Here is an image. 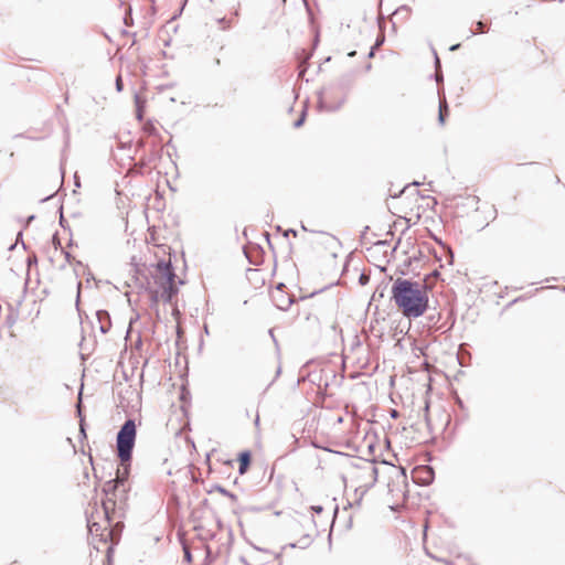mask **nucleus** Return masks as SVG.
I'll use <instances>...</instances> for the list:
<instances>
[{
    "mask_svg": "<svg viewBox=\"0 0 565 565\" xmlns=\"http://www.w3.org/2000/svg\"><path fill=\"white\" fill-rule=\"evenodd\" d=\"M391 292L392 300L405 318L417 319L429 307L428 288L419 281L397 278Z\"/></svg>",
    "mask_w": 565,
    "mask_h": 565,
    "instance_id": "1",
    "label": "nucleus"
},
{
    "mask_svg": "<svg viewBox=\"0 0 565 565\" xmlns=\"http://www.w3.org/2000/svg\"><path fill=\"white\" fill-rule=\"evenodd\" d=\"M353 85V76L351 74H344L327 86V93L339 90L341 97L337 102H332L331 98L324 96L326 92H318V109L321 111L334 113L338 111L347 102L349 90Z\"/></svg>",
    "mask_w": 565,
    "mask_h": 565,
    "instance_id": "2",
    "label": "nucleus"
},
{
    "mask_svg": "<svg viewBox=\"0 0 565 565\" xmlns=\"http://www.w3.org/2000/svg\"><path fill=\"white\" fill-rule=\"evenodd\" d=\"M137 427L135 419L128 418L120 426L116 437V451L117 457L127 461L132 457V451L136 443Z\"/></svg>",
    "mask_w": 565,
    "mask_h": 565,
    "instance_id": "3",
    "label": "nucleus"
},
{
    "mask_svg": "<svg viewBox=\"0 0 565 565\" xmlns=\"http://www.w3.org/2000/svg\"><path fill=\"white\" fill-rule=\"evenodd\" d=\"M121 487H124V484L116 478L106 481L103 487L102 491L107 497V499L103 500L102 504L105 518L107 519L108 523H110L111 520L110 513L116 507V500L114 497H117V493Z\"/></svg>",
    "mask_w": 565,
    "mask_h": 565,
    "instance_id": "4",
    "label": "nucleus"
},
{
    "mask_svg": "<svg viewBox=\"0 0 565 565\" xmlns=\"http://www.w3.org/2000/svg\"><path fill=\"white\" fill-rule=\"evenodd\" d=\"M412 479L418 486H429L435 479V470L428 465L416 467L412 471Z\"/></svg>",
    "mask_w": 565,
    "mask_h": 565,
    "instance_id": "5",
    "label": "nucleus"
},
{
    "mask_svg": "<svg viewBox=\"0 0 565 565\" xmlns=\"http://www.w3.org/2000/svg\"><path fill=\"white\" fill-rule=\"evenodd\" d=\"M156 271L164 279V282H174L177 278L171 260H159L156 264Z\"/></svg>",
    "mask_w": 565,
    "mask_h": 565,
    "instance_id": "6",
    "label": "nucleus"
},
{
    "mask_svg": "<svg viewBox=\"0 0 565 565\" xmlns=\"http://www.w3.org/2000/svg\"><path fill=\"white\" fill-rule=\"evenodd\" d=\"M271 300L276 308L279 310L286 311L294 303V296L288 295L285 290L274 291L271 294Z\"/></svg>",
    "mask_w": 565,
    "mask_h": 565,
    "instance_id": "7",
    "label": "nucleus"
},
{
    "mask_svg": "<svg viewBox=\"0 0 565 565\" xmlns=\"http://www.w3.org/2000/svg\"><path fill=\"white\" fill-rule=\"evenodd\" d=\"M118 459H119V465L117 467V472H116L115 478L118 479L124 486H126L129 475H130L132 457H130L127 461L122 460V458H118Z\"/></svg>",
    "mask_w": 565,
    "mask_h": 565,
    "instance_id": "8",
    "label": "nucleus"
},
{
    "mask_svg": "<svg viewBox=\"0 0 565 565\" xmlns=\"http://www.w3.org/2000/svg\"><path fill=\"white\" fill-rule=\"evenodd\" d=\"M96 318L99 324V331L103 334H106L111 328V319L109 312L104 309L97 310Z\"/></svg>",
    "mask_w": 565,
    "mask_h": 565,
    "instance_id": "9",
    "label": "nucleus"
},
{
    "mask_svg": "<svg viewBox=\"0 0 565 565\" xmlns=\"http://www.w3.org/2000/svg\"><path fill=\"white\" fill-rule=\"evenodd\" d=\"M161 287H162V292L160 294L161 299L163 300V302L170 303L179 291L178 287L175 286V281L174 282H163L161 285Z\"/></svg>",
    "mask_w": 565,
    "mask_h": 565,
    "instance_id": "10",
    "label": "nucleus"
},
{
    "mask_svg": "<svg viewBox=\"0 0 565 565\" xmlns=\"http://www.w3.org/2000/svg\"><path fill=\"white\" fill-rule=\"evenodd\" d=\"M146 285L147 286H143V284H141V287L145 288V291L149 295L150 308L154 309L158 312V303L159 300L161 299V295L159 294L158 289L153 288L150 285V281L148 279L146 281Z\"/></svg>",
    "mask_w": 565,
    "mask_h": 565,
    "instance_id": "11",
    "label": "nucleus"
},
{
    "mask_svg": "<svg viewBox=\"0 0 565 565\" xmlns=\"http://www.w3.org/2000/svg\"><path fill=\"white\" fill-rule=\"evenodd\" d=\"M238 473L244 475L249 469L252 462V452L249 450H244L238 454Z\"/></svg>",
    "mask_w": 565,
    "mask_h": 565,
    "instance_id": "12",
    "label": "nucleus"
},
{
    "mask_svg": "<svg viewBox=\"0 0 565 565\" xmlns=\"http://www.w3.org/2000/svg\"><path fill=\"white\" fill-rule=\"evenodd\" d=\"M439 96V113H438V121L444 125L446 116H448V105L445 98V95H441L440 89L438 90Z\"/></svg>",
    "mask_w": 565,
    "mask_h": 565,
    "instance_id": "13",
    "label": "nucleus"
},
{
    "mask_svg": "<svg viewBox=\"0 0 565 565\" xmlns=\"http://www.w3.org/2000/svg\"><path fill=\"white\" fill-rule=\"evenodd\" d=\"M8 309L9 313L6 316L4 324L8 328H12L19 318V311L11 303L8 305Z\"/></svg>",
    "mask_w": 565,
    "mask_h": 565,
    "instance_id": "14",
    "label": "nucleus"
},
{
    "mask_svg": "<svg viewBox=\"0 0 565 565\" xmlns=\"http://www.w3.org/2000/svg\"><path fill=\"white\" fill-rule=\"evenodd\" d=\"M162 149L157 145V142H152L151 151L147 159H145L148 163L159 160L161 158Z\"/></svg>",
    "mask_w": 565,
    "mask_h": 565,
    "instance_id": "15",
    "label": "nucleus"
},
{
    "mask_svg": "<svg viewBox=\"0 0 565 565\" xmlns=\"http://www.w3.org/2000/svg\"><path fill=\"white\" fill-rule=\"evenodd\" d=\"M312 543V539H311V535L309 534H305L302 535L298 542L296 543H290L288 544L289 547L291 548H295V547H299V548H307L310 544Z\"/></svg>",
    "mask_w": 565,
    "mask_h": 565,
    "instance_id": "16",
    "label": "nucleus"
},
{
    "mask_svg": "<svg viewBox=\"0 0 565 565\" xmlns=\"http://www.w3.org/2000/svg\"><path fill=\"white\" fill-rule=\"evenodd\" d=\"M217 491L220 492L221 494L230 498L233 502L237 500V495L228 490H226L224 487L220 486V484H214L212 490L211 491Z\"/></svg>",
    "mask_w": 565,
    "mask_h": 565,
    "instance_id": "17",
    "label": "nucleus"
},
{
    "mask_svg": "<svg viewBox=\"0 0 565 565\" xmlns=\"http://www.w3.org/2000/svg\"><path fill=\"white\" fill-rule=\"evenodd\" d=\"M477 25V29L476 30H470L469 31V34H468V39L471 38V36H475L477 34H483L486 32H488L489 28H487V25L482 22V21H478L476 23Z\"/></svg>",
    "mask_w": 565,
    "mask_h": 565,
    "instance_id": "18",
    "label": "nucleus"
},
{
    "mask_svg": "<svg viewBox=\"0 0 565 565\" xmlns=\"http://www.w3.org/2000/svg\"><path fill=\"white\" fill-rule=\"evenodd\" d=\"M433 238H434V241H435L437 244H439L443 248H445V249H446V252H447V254H448V263H449V264H452V263H454V257H455V256H454V252H452V249H451L448 245H446V244H445V243H444L439 237H437V236H433Z\"/></svg>",
    "mask_w": 565,
    "mask_h": 565,
    "instance_id": "19",
    "label": "nucleus"
},
{
    "mask_svg": "<svg viewBox=\"0 0 565 565\" xmlns=\"http://www.w3.org/2000/svg\"><path fill=\"white\" fill-rule=\"evenodd\" d=\"M128 491L129 488H126V486L121 487L117 493V497H114V499L116 501L119 500L120 504H125L128 499Z\"/></svg>",
    "mask_w": 565,
    "mask_h": 565,
    "instance_id": "20",
    "label": "nucleus"
},
{
    "mask_svg": "<svg viewBox=\"0 0 565 565\" xmlns=\"http://www.w3.org/2000/svg\"><path fill=\"white\" fill-rule=\"evenodd\" d=\"M143 131L147 135L152 136V137L159 136L158 129L154 127V125L151 121H148V122L145 124Z\"/></svg>",
    "mask_w": 565,
    "mask_h": 565,
    "instance_id": "21",
    "label": "nucleus"
},
{
    "mask_svg": "<svg viewBox=\"0 0 565 565\" xmlns=\"http://www.w3.org/2000/svg\"><path fill=\"white\" fill-rule=\"evenodd\" d=\"M77 413H78V416L81 417V422H79V440H83V439H85L87 437L86 429H85V420L82 417V411H81L79 407H77Z\"/></svg>",
    "mask_w": 565,
    "mask_h": 565,
    "instance_id": "22",
    "label": "nucleus"
},
{
    "mask_svg": "<svg viewBox=\"0 0 565 565\" xmlns=\"http://www.w3.org/2000/svg\"><path fill=\"white\" fill-rule=\"evenodd\" d=\"M136 102V118L141 121L143 119V109L140 105V98L138 95L135 96Z\"/></svg>",
    "mask_w": 565,
    "mask_h": 565,
    "instance_id": "23",
    "label": "nucleus"
},
{
    "mask_svg": "<svg viewBox=\"0 0 565 565\" xmlns=\"http://www.w3.org/2000/svg\"><path fill=\"white\" fill-rule=\"evenodd\" d=\"M306 116H307V107H305V108L301 110V114H300V116L298 117V119H296V120L294 121V128H296V129L300 128V127L305 124Z\"/></svg>",
    "mask_w": 565,
    "mask_h": 565,
    "instance_id": "24",
    "label": "nucleus"
},
{
    "mask_svg": "<svg viewBox=\"0 0 565 565\" xmlns=\"http://www.w3.org/2000/svg\"><path fill=\"white\" fill-rule=\"evenodd\" d=\"M88 531L92 535H99L98 532L102 531V526L97 522H89L88 521Z\"/></svg>",
    "mask_w": 565,
    "mask_h": 565,
    "instance_id": "25",
    "label": "nucleus"
},
{
    "mask_svg": "<svg viewBox=\"0 0 565 565\" xmlns=\"http://www.w3.org/2000/svg\"><path fill=\"white\" fill-rule=\"evenodd\" d=\"M319 92H327V86L321 88ZM326 97L331 98L332 102H337L341 97V93L339 90H334L332 93H326Z\"/></svg>",
    "mask_w": 565,
    "mask_h": 565,
    "instance_id": "26",
    "label": "nucleus"
},
{
    "mask_svg": "<svg viewBox=\"0 0 565 565\" xmlns=\"http://www.w3.org/2000/svg\"><path fill=\"white\" fill-rule=\"evenodd\" d=\"M79 268L82 269V275H85L86 274V270H87V266L84 265L81 260H75V268H74V271H75V275L78 277L81 275L79 273Z\"/></svg>",
    "mask_w": 565,
    "mask_h": 565,
    "instance_id": "27",
    "label": "nucleus"
},
{
    "mask_svg": "<svg viewBox=\"0 0 565 565\" xmlns=\"http://www.w3.org/2000/svg\"><path fill=\"white\" fill-rule=\"evenodd\" d=\"M216 21H217V23L221 25V29H222V30H224V31H225V30L231 29V21H230V20H227L225 17L220 18V19H217Z\"/></svg>",
    "mask_w": 565,
    "mask_h": 565,
    "instance_id": "28",
    "label": "nucleus"
},
{
    "mask_svg": "<svg viewBox=\"0 0 565 565\" xmlns=\"http://www.w3.org/2000/svg\"><path fill=\"white\" fill-rule=\"evenodd\" d=\"M183 554H184V561L186 563H191L192 562V554H191L190 548L185 544H183Z\"/></svg>",
    "mask_w": 565,
    "mask_h": 565,
    "instance_id": "29",
    "label": "nucleus"
},
{
    "mask_svg": "<svg viewBox=\"0 0 565 565\" xmlns=\"http://www.w3.org/2000/svg\"><path fill=\"white\" fill-rule=\"evenodd\" d=\"M36 264H38L36 255L35 254L29 255L28 258H26L28 267H31V266L36 265Z\"/></svg>",
    "mask_w": 565,
    "mask_h": 565,
    "instance_id": "30",
    "label": "nucleus"
},
{
    "mask_svg": "<svg viewBox=\"0 0 565 565\" xmlns=\"http://www.w3.org/2000/svg\"><path fill=\"white\" fill-rule=\"evenodd\" d=\"M52 243H53V245H54L55 249H58V248H61V249H62L61 241H60V238H58V234H57V233H55V234L52 236Z\"/></svg>",
    "mask_w": 565,
    "mask_h": 565,
    "instance_id": "31",
    "label": "nucleus"
},
{
    "mask_svg": "<svg viewBox=\"0 0 565 565\" xmlns=\"http://www.w3.org/2000/svg\"><path fill=\"white\" fill-rule=\"evenodd\" d=\"M384 42H385V35L381 34L377 36L373 47H375L377 50L381 45H383Z\"/></svg>",
    "mask_w": 565,
    "mask_h": 565,
    "instance_id": "32",
    "label": "nucleus"
},
{
    "mask_svg": "<svg viewBox=\"0 0 565 565\" xmlns=\"http://www.w3.org/2000/svg\"><path fill=\"white\" fill-rule=\"evenodd\" d=\"M369 281H370V276H369V275H366V274H364V273H362V274L360 275V277H359V282H360V285L364 286V285H366Z\"/></svg>",
    "mask_w": 565,
    "mask_h": 565,
    "instance_id": "33",
    "label": "nucleus"
},
{
    "mask_svg": "<svg viewBox=\"0 0 565 565\" xmlns=\"http://www.w3.org/2000/svg\"><path fill=\"white\" fill-rule=\"evenodd\" d=\"M433 52H434V65H435L436 71H438L441 67L440 60L437 55V52L435 50H433Z\"/></svg>",
    "mask_w": 565,
    "mask_h": 565,
    "instance_id": "34",
    "label": "nucleus"
},
{
    "mask_svg": "<svg viewBox=\"0 0 565 565\" xmlns=\"http://www.w3.org/2000/svg\"><path fill=\"white\" fill-rule=\"evenodd\" d=\"M61 250H62V253H63V255H64V257H65V260H66L68 264H72V262H73V259H74L73 255H72L70 252L64 250L63 248H62Z\"/></svg>",
    "mask_w": 565,
    "mask_h": 565,
    "instance_id": "35",
    "label": "nucleus"
},
{
    "mask_svg": "<svg viewBox=\"0 0 565 565\" xmlns=\"http://www.w3.org/2000/svg\"><path fill=\"white\" fill-rule=\"evenodd\" d=\"M82 282L77 284L76 308L79 311V297H81Z\"/></svg>",
    "mask_w": 565,
    "mask_h": 565,
    "instance_id": "36",
    "label": "nucleus"
},
{
    "mask_svg": "<svg viewBox=\"0 0 565 565\" xmlns=\"http://www.w3.org/2000/svg\"><path fill=\"white\" fill-rule=\"evenodd\" d=\"M122 88H124V84H122L121 76H117V78H116V89L118 92H121Z\"/></svg>",
    "mask_w": 565,
    "mask_h": 565,
    "instance_id": "37",
    "label": "nucleus"
},
{
    "mask_svg": "<svg viewBox=\"0 0 565 565\" xmlns=\"http://www.w3.org/2000/svg\"><path fill=\"white\" fill-rule=\"evenodd\" d=\"M423 257V253L418 250V255H414L413 257L408 258V265H411L413 262H417Z\"/></svg>",
    "mask_w": 565,
    "mask_h": 565,
    "instance_id": "38",
    "label": "nucleus"
},
{
    "mask_svg": "<svg viewBox=\"0 0 565 565\" xmlns=\"http://www.w3.org/2000/svg\"><path fill=\"white\" fill-rule=\"evenodd\" d=\"M434 78L437 82V84L441 83L444 79L443 73L439 70L436 71Z\"/></svg>",
    "mask_w": 565,
    "mask_h": 565,
    "instance_id": "39",
    "label": "nucleus"
},
{
    "mask_svg": "<svg viewBox=\"0 0 565 565\" xmlns=\"http://www.w3.org/2000/svg\"><path fill=\"white\" fill-rule=\"evenodd\" d=\"M310 509L316 514H320L323 511V507L322 505H311Z\"/></svg>",
    "mask_w": 565,
    "mask_h": 565,
    "instance_id": "40",
    "label": "nucleus"
},
{
    "mask_svg": "<svg viewBox=\"0 0 565 565\" xmlns=\"http://www.w3.org/2000/svg\"><path fill=\"white\" fill-rule=\"evenodd\" d=\"M411 9L407 6H401L398 9L395 10L394 14H398L401 12H409Z\"/></svg>",
    "mask_w": 565,
    "mask_h": 565,
    "instance_id": "41",
    "label": "nucleus"
},
{
    "mask_svg": "<svg viewBox=\"0 0 565 565\" xmlns=\"http://www.w3.org/2000/svg\"><path fill=\"white\" fill-rule=\"evenodd\" d=\"M86 282L89 284L90 280H95L94 278V275L90 273L89 268L87 267V270H86Z\"/></svg>",
    "mask_w": 565,
    "mask_h": 565,
    "instance_id": "42",
    "label": "nucleus"
},
{
    "mask_svg": "<svg viewBox=\"0 0 565 565\" xmlns=\"http://www.w3.org/2000/svg\"><path fill=\"white\" fill-rule=\"evenodd\" d=\"M22 236H23L22 231L18 232V234H17V241H15V242L18 243L19 241H21V243H22V247L25 249V248H26V246H25V244H24V242H23V239H22Z\"/></svg>",
    "mask_w": 565,
    "mask_h": 565,
    "instance_id": "43",
    "label": "nucleus"
},
{
    "mask_svg": "<svg viewBox=\"0 0 565 565\" xmlns=\"http://www.w3.org/2000/svg\"><path fill=\"white\" fill-rule=\"evenodd\" d=\"M289 234H292L294 236H297V231L294 230V228H288L287 231L284 232V236L285 237H288Z\"/></svg>",
    "mask_w": 565,
    "mask_h": 565,
    "instance_id": "44",
    "label": "nucleus"
},
{
    "mask_svg": "<svg viewBox=\"0 0 565 565\" xmlns=\"http://www.w3.org/2000/svg\"><path fill=\"white\" fill-rule=\"evenodd\" d=\"M113 552H114L113 545L108 546L107 554H106L108 562H110V559H111Z\"/></svg>",
    "mask_w": 565,
    "mask_h": 565,
    "instance_id": "45",
    "label": "nucleus"
},
{
    "mask_svg": "<svg viewBox=\"0 0 565 565\" xmlns=\"http://www.w3.org/2000/svg\"><path fill=\"white\" fill-rule=\"evenodd\" d=\"M34 218H35V215H33V214H32V215H30V216H28V217H26V220H25V223H24V227H28V226H29V224H30Z\"/></svg>",
    "mask_w": 565,
    "mask_h": 565,
    "instance_id": "46",
    "label": "nucleus"
},
{
    "mask_svg": "<svg viewBox=\"0 0 565 565\" xmlns=\"http://www.w3.org/2000/svg\"><path fill=\"white\" fill-rule=\"evenodd\" d=\"M306 9H307L308 15L310 18V21L312 22L313 21L312 10L310 9V7L307 2H306Z\"/></svg>",
    "mask_w": 565,
    "mask_h": 565,
    "instance_id": "47",
    "label": "nucleus"
},
{
    "mask_svg": "<svg viewBox=\"0 0 565 565\" xmlns=\"http://www.w3.org/2000/svg\"><path fill=\"white\" fill-rule=\"evenodd\" d=\"M424 411H425V419L428 420L429 403L427 401L425 402Z\"/></svg>",
    "mask_w": 565,
    "mask_h": 565,
    "instance_id": "48",
    "label": "nucleus"
},
{
    "mask_svg": "<svg viewBox=\"0 0 565 565\" xmlns=\"http://www.w3.org/2000/svg\"><path fill=\"white\" fill-rule=\"evenodd\" d=\"M372 473H373V477H374V482L377 480V476H379V470L376 467H373L372 468Z\"/></svg>",
    "mask_w": 565,
    "mask_h": 565,
    "instance_id": "49",
    "label": "nucleus"
},
{
    "mask_svg": "<svg viewBox=\"0 0 565 565\" xmlns=\"http://www.w3.org/2000/svg\"><path fill=\"white\" fill-rule=\"evenodd\" d=\"M319 43V31H316L315 40H313V46L316 47Z\"/></svg>",
    "mask_w": 565,
    "mask_h": 565,
    "instance_id": "50",
    "label": "nucleus"
},
{
    "mask_svg": "<svg viewBox=\"0 0 565 565\" xmlns=\"http://www.w3.org/2000/svg\"><path fill=\"white\" fill-rule=\"evenodd\" d=\"M374 450H375V445H374V444H370V445L367 446V451H369V454H371V455H372V454L374 452Z\"/></svg>",
    "mask_w": 565,
    "mask_h": 565,
    "instance_id": "51",
    "label": "nucleus"
},
{
    "mask_svg": "<svg viewBox=\"0 0 565 565\" xmlns=\"http://www.w3.org/2000/svg\"><path fill=\"white\" fill-rule=\"evenodd\" d=\"M124 21H125L126 25H130L132 19L126 14L125 18H124Z\"/></svg>",
    "mask_w": 565,
    "mask_h": 565,
    "instance_id": "52",
    "label": "nucleus"
},
{
    "mask_svg": "<svg viewBox=\"0 0 565 565\" xmlns=\"http://www.w3.org/2000/svg\"><path fill=\"white\" fill-rule=\"evenodd\" d=\"M245 255H246V257H247V259H248L249 264H253V265H257V264H258L257 262H255V260H253V259L250 258V256L247 254V252H245Z\"/></svg>",
    "mask_w": 565,
    "mask_h": 565,
    "instance_id": "53",
    "label": "nucleus"
},
{
    "mask_svg": "<svg viewBox=\"0 0 565 565\" xmlns=\"http://www.w3.org/2000/svg\"><path fill=\"white\" fill-rule=\"evenodd\" d=\"M137 147H138V148H143V147H146V141H145V140H139V141L137 142Z\"/></svg>",
    "mask_w": 565,
    "mask_h": 565,
    "instance_id": "54",
    "label": "nucleus"
},
{
    "mask_svg": "<svg viewBox=\"0 0 565 565\" xmlns=\"http://www.w3.org/2000/svg\"><path fill=\"white\" fill-rule=\"evenodd\" d=\"M141 345H142V340H141V337L139 335L136 341V348H140Z\"/></svg>",
    "mask_w": 565,
    "mask_h": 565,
    "instance_id": "55",
    "label": "nucleus"
},
{
    "mask_svg": "<svg viewBox=\"0 0 565 565\" xmlns=\"http://www.w3.org/2000/svg\"><path fill=\"white\" fill-rule=\"evenodd\" d=\"M285 288V285L282 282H279L276 287V290L275 291H279V290H284Z\"/></svg>",
    "mask_w": 565,
    "mask_h": 565,
    "instance_id": "56",
    "label": "nucleus"
},
{
    "mask_svg": "<svg viewBox=\"0 0 565 565\" xmlns=\"http://www.w3.org/2000/svg\"><path fill=\"white\" fill-rule=\"evenodd\" d=\"M459 47H460V43H457V44L451 45L449 50H450V51H456V50H458Z\"/></svg>",
    "mask_w": 565,
    "mask_h": 565,
    "instance_id": "57",
    "label": "nucleus"
},
{
    "mask_svg": "<svg viewBox=\"0 0 565 565\" xmlns=\"http://www.w3.org/2000/svg\"><path fill=\"white\" fill-rule=\"evenodd\" d=\"M377 294H379V297H384V290H381V291L376 290V291L374 292V295H373V298H374Z\"/></svg>",
    "mask_w": 565,
    "mask_h": 565,
    "instance_id": "58",
    "label": "nucleus"
},
{
    "mask_svg": "<svg viewBox=\"0 0 565 565\" xmlns=\"http://www.w3.org/2000/svg\"><path fill=\"white\" fill-rule=\"evenodd\" d=\"M375 47H371L370 52H369V57H373L374 56V53H375Z\"/></svg>",
    "mask_w": 565,
    "mask_h": 565,
    "instance_id": "59",
    "label": "nucleus"
},
{
    "mask_svg": "<svg viewBox=\"0 0 565 565\" xmlns=\"http://www.w3.org/2000/svg\"><path fill=\"white\" fill-rule=\"evenodd\" d=\"M391 416H392L393 418H396V417L398 416V411L393 409V411H392V413H391Z\"/></svg>",
    "mask_w": 565,
    "mask_h": 565,
    "instance_id": "60",
    "label": "nucleus"
},
{
    "mask_svg": "<svg viewBox=\"0 0 565 565\" xmlns=\"http://www.w3.org/2000/svg\"><path fill=\"white\" fill-rule=\"evenodd\" d=\"M369 230H370V227H369V226H365V227L363 228L362 234H361V237H362V238L364 237V235L366 234V232H367Z\"/></svg>",
    "mask_w": 565,
    "mask_h": 565,
    "instance_id": "61",
    "label": "nucleus"
},
{
    "mask_svg": "<svg viewBox=\"0 0 565 565\" xmlns=\"http://www.w3.org/2000/svg\"><path fill=\"white\" fill-rule=\"evenodd\" d=\"M74 180H75V185H76V186H79V185H81V183H79V179H78V177H77L76 174H75V177H74Z\"/></svg>",
    "mask_w": 565,
    "mask_h": 565,
    "instance_id": "62",
    "label": "nucleus"
},
{
    "mask_svg": "<svg viewBox=\"0 0 565 565\" xmlns=\"http://www.w3.org/2000/svg\"><path fill=\"white\" fill-rule=\"evenodd\" d=\"M376 245H388L387 241H379Z\"/></svg>",
    "mask_w": 565,
    "mask_h": 565,
    "instance_id": "63",
    "label": "nucleus"
},
{
    "mask_svg": "<svg viewBox=\"0 0 565 565\" xmlns=\"http://www.w3.org/2000/svg\"><path fill=\"white\" fill-rule=\"evenodd\" d=\"M457 404H458L461 408L463 407V403H462V401H461L459 397L457 398Z\"/></svg>",
    "mask_w": 565,
    "mask_h": 565,
    "instance_id": "64",
    "label": "nucleus"
}]
</instances>
